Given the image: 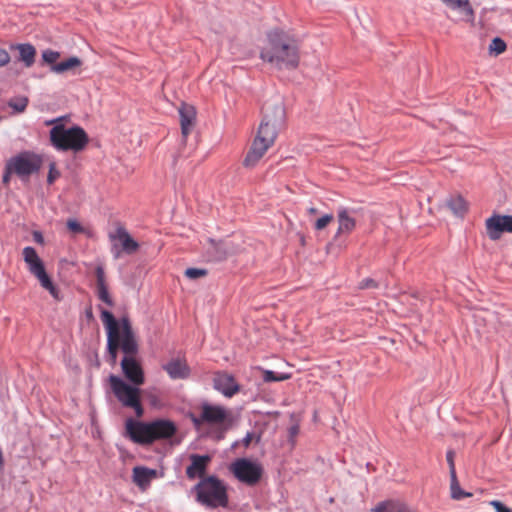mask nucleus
Segmentation results:
<instances>
[{"label":"nucleus","instance_id":"ea45409f","mask_svg":"<svg viewBox=\"0 0 512 512\" xmlns=\"http://www.w3.org/2000/svg\"><path fill=\"white\" fill-rule=\"evenodd\" d=\"M376 282L371 278H366L360 282V288H376Z\"/></svg>","mask_w":512,"mask_h":512},{"label":"nucleus","instance_id":"393cba45","mask_svg":"<svg viewBox=\"0 0 512 512\" xmlns=\"http://www.w3.org/2000/svg\"><path fill=\"white\" fill-rule=\"evenodd\" d=\"M450 492H451V498L454 500H461L465 497L472 496L471 493L465 492L463 489H461L460 484L457 479V475L450 476Z\"/></svg>","mask_w":512,"mask_h":512},{"label":"nucleus","instance_id":"4c0bfd02","mask_svg":"<svg viewBox=\"0 0 512 512\" xmlns=\"http://www.w3.org/2000/svg\"><path fill=\"white\" fill-rule=\"evenodd\" d=\"M491 506L495 509L496 512H512V509L504 505L502 502L498 500H493L490 502Z\"/></svg>","mask_w":512,"mask_h":512},{"label":"nucleus","instance_id":"a878e982","mask_svg":"<svg viewBox=\"0 0 512 512\" xmlns=\"http://www.w3.org/2000/svg\"><path fill=\"white\" fill-rule=\"evenodd\" d=\"M507 45L503 39L500 37H495L492 39L488 52L491 56H498L506 51Z\"/></svg>","mask_w":512,"mask_h":512},{"label":"nucleus","instance_id":"2f4dec72","mask_svg":"<svg viewBox=\"0 0 512 512\" xmlns=\"http://www.w3.org/2000/svg\"><path fill=\"white\" fill-rule=\"evenodd\" d=\"M185 276L191 280H195L207 275V270L200 268H187L184 272Z\"/></svg>","mask_w":512,"mask_h":512},{"label":"nucleus","instance_id":"dca6fc26","mask_svg":"<svg viewBox=\"0 0 512 512\" xmlns=\"http://www.w3.org/2000/svg\"><path fill=\"white\" fill-rule=\"evenodd\" d=\"M156 478H158L156 469L145 466H135L132 469V481L141 491H146Z\"/></svg>","mask_w":512,"mask_h":512},{"label":"nucleus","instance_id":"7ed1b4c3","mask_svg":"<svg viewBox=\"0 0 512 512\" xmlns=\"http://www.w3.org/2000/svg\"><path fill=\"white\" fill-rule=\"evenodd\" d=\"M199 414H191L190 419L195 428L200 429L207 426L211 429L210 434L217 440L223 439L225 433L233 425L232 411L225 406L212 404L207 401L199 405Z\"/></svg>","mask_w":512,"mask_h":512},{"label":"nucleus","instance_id":"423d86ee","mask_svg":"<svg viewBox=\"0 0 512 512\" xmlns=\"http://www.w3.org/2000/svg\"><path fill=\"white\" fill-rule=\"evenodd\" d=\"M281 33L274 31L268 34L270 47L261 52V58L278 69H295L299 65L298 47L281 39Z\"/></svg>","mask_w":512,"mask_h":512},{"label":"nucleus","instance_id":"ddd939ff","mask_svg":"<svg viewBox=\"0 0 512 512\" xmlns=\"http://www.w3.org/2000/svg\"><path fill=\"white\" fill-rule=\"evenodd\" d=\"M213 387L225 397H232L240 389L234 377L226 372L215 373L213 378Z\"/></svg>","mask_w":512,"mask_h":512},{"label":"nucleus","instance_id":"6ab92c4d","mask_svg":"<svg viewBox=\"0 0 512 512\" xmlns=\"http://www.w3.org/2000/svg\"><path fill=\"white\" fill-rule=\"evenodd\" d=\"M451 10H457L464 14L467 20L473 21L474 10L469 0H441Z\"/></svg>","mask_w":512,"mask_h":512},{"label":"nucleus","instance_id":"473e14b6","mask_svg":"<svg viewBox=\"0 0 512 512\" xmlns=\"http://www.w3.org/2000/svg\"><path fill=\"white\" fill-rule=\"evenodd\" d=\"M289 378V375L287 374H279L276 375L274 371L266 370L263 374V379L266 382H272V381H283Z\"/></svg>","mask_w":512,"mask_h":512},{"label":"nucleus","instance_id":"7c9ffc66","mask_svg":"<svg viewBox=\"0 0 512 512\" xmlns=\"http://www.w3.org/2000/svg\"><path fill=\"white\" fill-rule=\"evenodd\" d=\"M334 219L333 214H324L318 218L314 224V228L318 231L323 230L330 224Z\"/></svg>","mask_w":512,"mask_h":512},{"label":"nucleus","instance_id":"aec40b11","mask_svg":"<svg viewBox=\"0 0 512 512\" xmlns=\"http://www.w3.org/2000/svg\"><path fill=\"white\" fill-rule=\"evenodd\" d=\"M111 238H117L121 242L123 250L129 254L135 252L139 247L138 243L132 239L127 230L121 226L116 229L115 235L111 236Z\"/></svg>","mask_w":512,"mask_h":512},{"label":"nucleus","instance_id":"79ce46f5","mask_svg":"<svg viewBox=\"0 0 512 512\" xmlns=\"http://www.w3.org/2000/svg\"><path fill=\"white\" fill-rule=\"evenodd\" d=\"M33 239H34L35 242H37L39 244H43V242H44L43 235L39 231H34L33 232Z\"/></svg>","mask_w":512,"mask_h":512},{"label":"nucleus","instance_id":"a211bd4d","mask_svg":"<svg viewBox=\"0 0 512 512\" xmlns=\"http://www.w3.org/2000/svg\"><path fill=\"white\" fill-rule=\"evenodd\" d=\"M179 115H180V124H181V133L184 138L188 136L190 133L194 120L196 117V112L194 107L182 104L179 108Z\"/></svg>","mask_w":512,"mask_h":512},{"label":"nucleus","instance_id":"bb28decb","mask_svg":"<svg viewBox=\"0 0 512 512\" xmlns=\"http://www.w3.org/2000/svg\"><path fill=\"white\" fill-rule=\"evenodd\" d=\"M8 104L16 112H23L27 107L28 99L26 97H16L11 99Z\"/></svg>","mask_w":512,"mask_h":512},{"label":"nucleus","instance_id":"58836bf2","mask_svg":"<svg viewBox=\"0 0 512 512\" xmlns=\"http://www.w3.org/2000/svg\"><path fill=\"white\" fill-rule=\"evenodd\" d=\"M10 62V55L7 50L0 47V67L7 65Z\"/></svg>","mask_w":512,"mask_h":512},{"label":"nucleus","instance_id":"c756f323","mask_svg":"<svg viewBox=\"0 0 512 512\" xmlns=\"http://www.w3.org/2000/svg\"><path fill=\"white\" fill-rule=\"evenodd\" d=\"M60 53L51 49L44 50L42 52V59L45 63L53 66L57 64L56 61L59 59Z\"/></svg>","mask_w":512,"mask_h":512},{"label":"nucleus","instance_id":"9b49d317","mask_svg":"<svg viewBox=\"0 0 512 512\" xmlns=\"http://www.w3.org/2000/svg\"><path fill=\"white\" fill-rule=\"evenodd\" d=\"M41 158L30 152H23L8 161V170L21 178L29 177L41 167Z\"/></svg>","mask_w":512,"mask_h":512},{"label":"nucleus","instance_id":"37998d69","mask_svg":"<svg viewBox=\"0 0 512 512\" xmlns=\"http://www.w3.org/2000/svg\"><path fill=\"white\" fill-rule=\"evenodd\" d=\"M252 437H253V434H252V433H247V434L245 435V437H244V438L242 439V441H241V442H242V445H243L244 447H248V446L250 445L251 441H252Z\"/></svg>","mask_w":512,"mask_h":512},{"label":"nucleus","instance_id":"4be33fe9","mask_svg":"<svg viewBox=\"0 0 512 512\" xmlns=\"http://www.w3.org/2000/svg\"><path fill=\"white\" fill-rule=\"evenodd\" d=\"M446 204L454 215L462 217L468 209L467 202L461 195L450 196Z\"/></svg>","mask_w":512,"mask_h":512},{"label":"nucleus","instance_id":"f3484780","mask_svg":"<svg viewBox=\"0 0 512 512\" xmlns=\"http://www.w3.org/2000/svg\"><path fill=\"white\" fill-rule=\"evenodd\" d=\"M338 230L336 236L349 234L356 227V220L353 216V210L346 207H340L337 210Z\"/></svg>","mask_w":512,"mask_h":512},{"label":"nucleus","instance_id":"412c9836","mask_svg":"<svg viewBox=\"0 0 512 512\" xmlns=\"http://www.w3.org/2000/svg\"><path fill=\"white\" fill-rule=\"evenodd\" d=\"M15 49L19 52V60H21L26 67H31L35 62L36 49L29 43L17 44Z\"/></svg>","mask_w":512,"mask_h":512},{"label":"nucleus","instance_id":"5701e85b","mask_svg":"<svg viewBox=\"0 0 512 512\" xmlns=\"http://www.w3.org/2000/svg\"><path fill=\"white\" fill-rule=\"evenodd\" d=\"M80 65L81 60L76 56H72L64 61H61L51 66V71L57 74H61L69 70H72L76 67H79Z\"/></svg>","mask_w":512,"mask_h":512},{"label":"nucleus","instance_id":"9d476101","mask_svg":"<svg viewBox=\"0 0 512 512\" xmlns=\"http://www.w3.org/2000/svg\"><path fill=\"white\" fill-rule=\"evenodd\" d=\"M229 469L239 482L247 486L258 484L263 475L262 465L247 458L236 459Z\"/></svg>","mask_w":512,"mask_h":512},{"label":"nucleus","instance_id":"4468645a","mask_svg":"<svg viewBox=\"0 0 512 512\" xmlns=\"http://www.w3.org/2000/svg\"><path fill=\"white\" fill-rule=\"evenodd\" d=\"M190 465L186 468V476L193 480L197 477L201 479L205 477V473L209 463L211 462L210 455H199V454H191L189 456Z\"/></svg>","mask_w":512,"mask_h":512},{"label":"nucleus","instance_id":"f8f14e48","mask_svg":"<svg viewBox=\"0 0 512 512\" xmlns=\"http://www.w3.org/2000/svg\"><path fill=\"white\" fill-rule=\"evenodd\" d=\"M486 232L491 240H498L502 233H512V215L494 214L485 222Z\"/></svg>","mask_w":512,"mask_h":512},{"label":"nucleus","instance_id":"49530a36","mask_svg":"<svg viewBox=\"0 0 512 512\" xmlns=\"http://www.w3.org/2000/svg\"><path fill=\"white\" fill-rule=\"evenodd\" d=\"M402 512H416V511L411 510V509H410V508L405 504L404 509H403V511H402Z\"/></svg>","mask_w":512,"mask_h":512},{"label":"nucleus","instance_id":"c85d7f7f","mask_svg":"<svg viewBox=\"0 0 512 512\" xmlns=\"http://www.w3.org/2000/svg\"><path fill=\"white\" fill-rule=\"evenodd\" d=\"M211 245H212V248L214 249V251L212 253H213V258L215 260H222L226 257L227 251L223 247L222 242L216 243L215 241L211 240Z\"/></svg>","mask_w":512,"mask_h":512},{"label":"nucleus","instance_id":"f257e3e1","mask_svg":"<svg viewBox=\"0 0 512 512\" xmlns=\"http://www.w3.org/2000/svg\"><path fill=\"white\" fill-rule=\"evenodd\" d=\"M101 320L107 332V350L109 361L116 364L118 349L125 354L121 360V368L126 379L135 386L144 384L145 377L140 363L134 358L138 352V344L127 317L117 321L108 310H101Z\"/></svg>","mask_w":512,"mask_h":512},{"label":"nucleus","instance_id":"e433bc0d","mask_svg":"<svg viewBox=\"0 0 512 512\" xmlns=\"http://www.w3.org/2000/svg\"><path fill=\"white\" fill-rule=\"evenodd\" d=\"M95 274H96V278H97L96 286L106 285L105 272H104V269L102 266L96 267Z\"/></svg>","mask_w":512,"mask_h":512},{"label":"nucleus","instance_id":"39448f33","mask_svg":"<svg viewBox=\"0 0 512 512\" xmlns=\"http://www.w3.org/2000/svg\"><path fill=\"white\" fill-rule=\"evenodd\" d=\"M46 125H53L49 132V138L51 145L57 151L77 153L82 151L89 142L88 135L83 128L80 126L66 128L61 122V118L49 120Z\"/></svg>","mask_w":512,"mask_h":512},{"label":"nucleus","instance_id":"20e7f679","mask_svg":"<svg viewBox=\"0 0 512 512\" xmlns=\"http://www.w3.org/2000/svg\"><path fill=\"white\" fill-rule=\"evenodd\" d=\"M127 436L137 444L147 445L157 440L171 438L176 433V426L170 420L158 419L141 422L129 418L125 422Z\"/></svg>","mask_w":512,"mask_h":512},{"label":"nucleus","instance_id":"b1692460","mask_svg":"<svg viewBox=\"0 0 512 512\" xmlns=\"http://www.w3.org/2000/svg\"><path fill=\"white\" fill-rule=\"evenodd\" d=\"M405 503L399 501H382L371 509V512H402Z\"/></svg>","mask_w":512,"mask_h":512},{"label":"nucleus","instance_id":"a19ab883","mask_svg":"<svg viewBox=\"0 0 512 512\" xmlns=\"http://www.w3.org/2000/svg\"><path fill=\"white\" fill-rule=\"evenodd\" d=\"M11 174H14V171H9L8 170V163H7L6 166H5V172H4V175H3V182L5 184H7L9 182Z\"/></svg>","mask_w":512,"mask_h":512},{"label":"nucleus","instance_id":"f03ea898","mask_svg":"<svg viewBox=\"0 0 512 512\" xmlns=\"http://www.w3.org/2000/svg\"><path fill=\"white\" fill-rule=\"evenodd\" d=\"M284 122L285 110L281 104L275 105L271 112L268 109L266 110L257 135L244 158L243 165L245 167L253 168L257 165L267 150L274 144Z\"/></svg>","mask_w":512,"mask_h":512},{"label":"nucleus","instance_id":"2eb2a0df","mask_svg":"<svg viewBox=\"0 0 512 512\" xmlns=\"http://www.w3.org/2000/svg\"><path fill=\"white\" fill-rule=\"evenodd\" d=\"M162 368L173 380L187 379L191 374V369L185 358L181 357L171 359Z\"/></svg>","mask_w":512,"mask_h":512},{"label":"nucleus","instance_id":"cd10ccee","mask_svg":"<svg viewBox=\"0 0 512 512\" xmlns=\"http://www.w3.org/2000/svg\"><path fill=\"white\" fill-rule=\"evenodd\" d=\"M98 298L108 306H113V300L109 294L107 285L96 286Z\"/></svg>","mask_w":512,"mask_h":512},{"label":"nucleus","instance_id":"f704fd0d","mask_svg":"<svg viewBox=\"0 0 512 512\" xmlns=\"http://www.w3.org/2000/svg\"><path fill=\"white\" fill-rule=\"evenodd\" d=\"M67 227L73 233H82L84 230L81 224L72 218L67 220Z\"/></svg>","mask_w":512,"mask_h":512},{"label":"nucleus","instance_id":"0eeeda50","mask_svg":"<svg viewBox=\"0 0 512 512\" xmlns=\"http://www.w3.org/2000/svg\"><path fill=\"white\" fill-rule=\"evenodd\" d=\"M195 500L207 509L226 508L229 503L227 485L217 476L203 477L193 488Z\"/></svg>","mask_w":512,"mask_h":512},{"label":"nucleus","instance_id":"c9c22d12","mask_svg":"<svg viewBox=\"0 0 512 512\" xmlns=\"http://www.w3.org/2000/svg\"><path fill=\"white\" fill-rule=\"evenodd\" d=\"M59 176H60V173L56 169V164L55 163H50V165H49V173H48V177H47L48 183L52 184Z\"/></svg>","mask_w":512,"mask_h":512},{"label":"nucleus","instance_id":"1a4fd4ad","mask_svg":"<svg viewBox=\"0 0 512 512\" xmlns=\"http://www.w3.org/2000/svg\"><path fill=\"white\" fill-rule=\"evenodd\" d=\"M22 254L29 272L38 279L41 286L46 289L52 297L58 299V290L46 273L44 263L38 256L36 250L31 246H27L23 249Z\"/></svg>","mask_w":512,"mask_h":512},{"label":"nucleus","instance_id":"c03bdc74","mask_svg":"<svg viewBox=\"0 0 512 512\" xmlns=\"http://www.w3.org/2000/svg\"><path fill=\"white\" fill-rule=\"evenodd\" d=\"M299 433L298 425H293L289 428V435L291 438H294Z\"/></svg>","mask_w":512,"mask_h":512},{"label":"nucleus","instance_id":"6e6552de","mask_svg":"<svg viewBox=\"0 0 512 512\" xmlns=\"http://www.w3.org/2000/svg\"><path fill=\"white\" fill-rule=\"evenodd\" d=\"M111 389L117 400L124 406L132 408L137 417L143 415V407L140 402V389L138 386L129 385L116 375L109 377Z\"/></svg>","mask_w":512,"mask_h":512},{"label":"nucleus","instance_id":"a18cd8bd","mask_svg":"<svg viewBox=\"0 0 512 512\" xmlns=\"http://www.w3.org/2000/svg\"><path fill=\"white\" fill-rule=\"evenodd\" d=\"M317 212H318V211H317V209H316V208H314V207H310V208L308 209V213H310V214H316Z\"/></svg>","mask_w":512,"mask_h":512},{"label":"nucleus","instance_id":"72a5a7b5","mask_svg":"<svg viewBox=\"0 0 512 512\" xmlns=\"http://www.w3.org/2000/svg\"><path fill=\"white\" fill-rule=\"evenodd\" d=\"M455 453L452 450L447 451L446 460L449 466V474L450 476L456 475L455 463H454Z\"/></svg>","mask_w":512,"mask_h":512}]
</instances>
